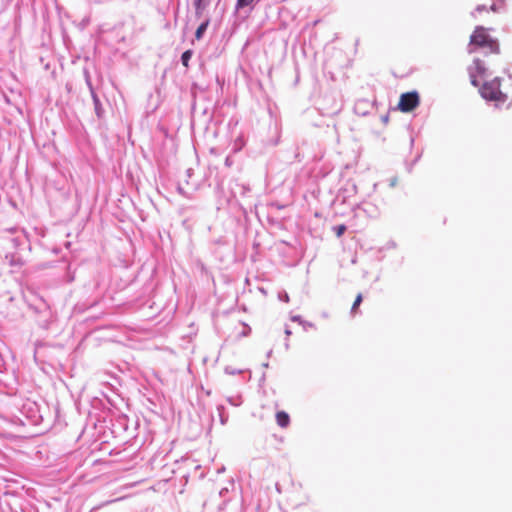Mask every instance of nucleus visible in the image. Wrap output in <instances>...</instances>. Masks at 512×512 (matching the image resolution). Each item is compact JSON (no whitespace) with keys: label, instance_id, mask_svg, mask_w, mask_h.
Instances as JSON below:
<instances>
[{"label":"nucleus","instance_id":"nucleus-17","mask_svg":"<svg viewBox=\"0 0 512 512\" xmlns=\"http://www.w3.org/2000/svg\"><path fill=\"white\" fill-rule=\"evenodd\" d=\"M291 320H292V321H295V322H299V323H301V324H303V325H304V322H302V320H301V317H300V316H293V317L291 318Z\"/></svg>","mask_w":512,"mask_h":512},{"label":"nucleus","instance_id":"nucleus-18","mask_svg":"<svg viewBox=\"0 0 512 512\" xmlns=\"http://www.w3.org/2000/svg\"><path fill=\"white\" fill-rule=\"evenodd\" d=\"M490 10L493 11V12H498L499 8L496 4H492L491 7H490Z\"/></svg>","mask_w":512,"mask_h":512},{"label":"nucleus","instance_id":"nucleus-13","mask_svg":"<svg viewBox=\"0 0 512 512\" xmlns=\"http://www.w3.org/2000/svg\"><path fill=\"white\" fill-rule=\"evenodd\" d=\"M361 302H362V295L358 294L353 303L352 309H351L352 313L355 312L356 308L361 304Z\"/></svg>","mask_w":512,"mask_h":512},{"label":"nucleus","instance_id":"nucleus-16","mask_svg":"<svg viewBox=\"0 0 512 512\" xmlns=\"http://www.w3.org/2000/svg\"><path fill=\"white\" fill-rule=\"evenodd\" d=\"M486 10V6L485 5H478L475 9V12H482V11H485Z\"/></svg>","mask_w":512,"mask_h":512},{"label":"nucleus","instance_id":"nucleus-6","mask_svg":"<svg viewBox=\"0 0 512 512\" xmlns=\"http://www.w3.org/2000/svg\"><path fill=\"white\" fill-rule=\"evenodd\" d=\"M92 98L94 102L96 115L98 116V118H101L103 116L104 110L102 108L100 100L94 92H92Z\"/></svg>","mask_w":512,"mask_h":512},{"label":"nucleus","instance_id":"nucleus-11","mask_svg":"<svg viewBox=\"0 0 512 512\" xmlns=\"http://www.w3.org/2000/svg\"><path fill=\"white\" fill-rule=\"evenodd\" d=\"M255 0H237L236 7L237 9H241L253 4Z\"/></svg>","mask_w":512,"mask_h":512},{"label":"nucleus","instance_id":"nucleus-20","mask_svg":"<svg viewBox=\"0 0 512 512\" xmlns=\"http://www.w3.org/2000/svg\"><path fill=\"white\" fill-rule=\"evenodd\" d=\"M285 334H286L287 336H289V335H291V331L287 328V329H285Z\"/></svg>","mask_w":512,"mask_h":512},{"label":"nucleus","instance_id":"nucleus-2","mask_svg":"<svg viewBox=\"0 0 512 512\" xmlns=\"http://www.w3.org/2000/svg\"><path fill=\"white\" fill-rule=\"evenodd\" d=\"M480 94L484 99L490 101L504 102L506 100V96L500 91V82L498 78L484 83L480 88Z\"/></svg>","mask_w":512,"mask_h":512},{"label":"nucleus","instance_id":"nucleus-7","mask_svg":"<svg viewBox=\"0 0 512 512\" xmlns=\"http://www.w3.org/2000/svg\"><path fill=\"white\" fill-rule=\"evenodd\" d=\"M209 25V19H205L204 22L201 23V25L197 28L195 32V38L197 40H200L203 37V34L207 30V27Z\"/></svg>","mask_w":512,"mask_h":512},{"label":"nucleus","instance_id":"nucleus-8","mask_svg":"<svg viewBox=\"0 0 512 512\" xmlns=\"http://www.w3.org/2000/svg\"><path fill=\"white\" fill-rule=\"evenodd\" d=\"M245 146V140L243 136H238L233 144V150L234 152L240 151Z\"/></svg>","mask_w":512,"mask_h":512},{"label":"nucleus","instance_id":"nucleus-3","mask_svg":"<svg viewBox=\"0 0 512 512\" xmlns=\"http://www.w3.org/2000/svg\"><path fill=\"white\" fill-rule=\"evenodd\" d=\"M419 105V95L417 92L404 93L400 97L398 108L402 112H410Z\"/></svg>","mask_w":512,"mask_h":512},{"label":"nucleus","instance_id":"nucleus-22","mask_svg":"<svg viewBox=\"0 0 512 512\" xmlns=\"http://www.w3.org/2000/svg\"><path fill=\"white\" fill-rule=\"evenodd\" d=\"M226 163L230 164L229 158H226Z\"/></svg>","mask_w":512,"mask_h":512},{"label":"nucleus","instance_id":"nucleus-1","mask_svg":"<svg viewBox=\"0 0 512 512\" xmlns=\"http://www.w3.org/2000/svg\"><path fill=\"white\" fill-rule=\"evenodd\" d=\"M473 46L485 47L492 53H499V45L497 40L493 39L483 26H477L470 37L468 52L473 53Z\"/></svg>","mask_w":512,"mask_h":512},{"label":"nucleus","instance_id":"nucleus-15","mask_svg":"<svg viewBox=\"0 0 512 512\" xmlns=\"http://www.w3.org/2000/svg\"><path fill=\"white\" fill-rule=\"evenodd\" d=\"M279 298H280V300H282V301H284V302H288V301H289V296H288V294H287V293H284L283 295H282V294H280V295H279Z\"/></svg>","mask_w":512,"mask_h":512},{"label":"nucleus","instance_id":"nucleus-10","mask_svg":"<svg viewBox=\"0 0 512 512\" xmlns=\"http://www.w3.org/2000/svg\"><path fill=\"white\" fill-rule=\"evenodd\" d=\"M194 5L197 16H200L204 9V0H196Z\"/></svg>","mask_w":512,"mask_h":512},{"label":"nucleus","instance_id":"nucleus-14","mask_svg":"<svg viewBox=\"0 0 512 512\" xmlns=\"http://www.w3.org/2000/svg\"><path fill=\"white\" fill-rule=\"evenodd\" d=\"M225 372L229 375H236V374H239L241 371L240 370H236L234 368H231V367H226L225 368Z\"/></svg>","mask_w":512,"mask_h":512},{"label":"nucleus","instance_id":"nucleus-9","mask_svg":"<svg viewBox=\"0 0 512 512\" xmlns=\"http://www.w3.org/2000/svg\"><path fill=\"white\" fill-rule=\"evenodd\" d=\"M193 55L192 50H186L181 56L182 64L187 68L189 66V61Z\"/></svg>","mask_w":512,"mask_h":512},{"label":"nucleus","instance_id":"nucleus-21","mask_svg":"<svg viewBox=\"0 0 512 512\" xmlns=\"http://www.w3.org/2000/svg\"><path fill=\"white\" fill-rule=\"evenodd\" d=\"M226 163L230 164L229 158H226Z\"/></svg>","mask_w":512,"mask_h":512},{"label":"nucleus","instance_id":"nucleus-12","mask_svg":"<svg viewBox=\"0 0 512 512\" xmlns=\"http://www.w3.org/2000/svg\"><path fill=\"white\" fill-rule=\"evenodd\" d=\"M333 230H334V232H335L337 237H341L344 234V232L346 231V226L345 225H338V226H335L333 228Z\"/></svg>","mask_w":512,"mask_h":512},{"label":"nucleus","instance_id":"nucleus-4","mask_svg":"<svg viewBox=\"0 0 512 512\" xmlns=\"http://www.w3.org/2000/svg\"><path fill=\"white\" fill-rule=\"evenodd\" d=\"M485 70H486V68L484 66V63L480 59H475L473 61V65L469 67V74H470V78H471V83L474 86H478L476 76L483 75Z\"/></svg>","mask_w":512,"mask_h":512},{"label":"nucleus","instance_id":"nucleus-19","mask_svg":"<svg viewBox=\"0 0 512 512\" xmlns=\"http://www.w3.org/2000/svg\"><path fill=\"white\" fill-rule=\"evenodd\" d=\"M396 185V178L391 179L390 186L394 187Z\"/></svg>","mask_w":512,"mask_h":512},{"label":"nucleus","instance_id":"nucleus-5","mask_svg":"<svg viewBox=\"0 0 512 512\" xmlns=\"http://www.w3.org/2000/svg\"><path fill=\"white\" fill-rule=\"evenodd\" d=\"M276 421H277V424L280 427L285 428V427H287L289 425L290 418H289V415L286 412L279 411L276 414Z\"/></svg>","mask_w":512,"mask_h":512}]
</instances>
